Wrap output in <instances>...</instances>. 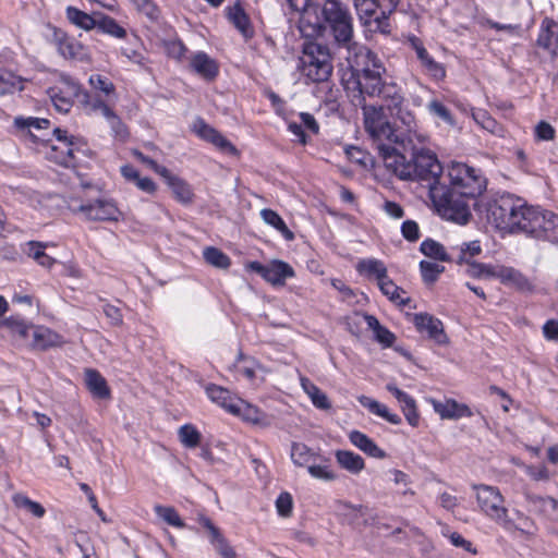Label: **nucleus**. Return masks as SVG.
Instances as JSON below:
<instances>
[{"label": "nucleus", "instance_id": "obj_23", "mask_svg": "<svg viewBox=\"0 0 558 558\" xmlns=\"http://www.w3.org/2000/svg\"><path fill=\"white\" fill-rule=\"evenodd\" d=\"M496 278L505 286L514 288L519 291H531L533 286L531 281L518 269L509 266H500L495 272Z\"/></svg>", "mask_w": 558, "mask_h": 558}, {"label": "nucleus", "instance_id": "obj_62", "mask_svg": "<svg viewBox=\"0 0 558 558\" xmlns=\"http://www.w3.org/2000/svg\"><path fill=\"white\" fill-rule=\"evenodd\" d=\"M3 325L12 332L20 335L23 338L27 337L29 331L33 329V326L28 325L23 318L17 316L5 318Z\"/></svg>", "mask_w": 558, "mask_h": 558}, {"label": "nucleus", "instance_id": "obj_50", "mask_svg": "<svg viewBox=\"0 0 558 558\" xmlns=\"http://www.w3.org/2000/svg\"><path fill=\"white\" fill-rule=\"evenodd\" d=\"M378 287L383 294L401 306H405L410 302L409 298L401 296V294L405 293L404 290L398 287L388 276L378 283Z\"/></svg>", "mask_w": 558, "mask_h": 558}, {"label": "nucleus", "instance_id": "obj_18", "mask_svg": "<svg viewBox=\"0 0 558 558\" xmlns=\"http://www.w3.org/2000/svg\"><path fill=\"white\" fill-rule=\"evenodd\" d=\"M206 395L213 402L226 409L228 412L235 415L241 414L244 401L233 397L228 389L210 384L206 387Z\"/></svg>", "mask_w": 558, "mask_h": 558}, {"label": "nucleus", "instance_id": "obj_17", "mask_svg": "<svg viewBox=\"0 0 558 558\" xmlns=\"http://www.w3.org/2000/svg\"><path fill=\"white\" fill-rule=\"evenodd\" d=\"M14 126L19 131L25 132V136L29 137L33 143L49 141V138H46V135L44 134V132L48 131L50 128V121L48 119L16 117L14 119Z\"/></svg>", "mask_w": 558, "mask_h": 558}, {"label": "nucleus", "instance_id": "obj_14", "mask_svg": "<svg viewBox=\"0 0 558 558\" xmlns=\"http://www.w3.org/2000/svg\"><path fill=\"white\" fill-rule=\"evenodd\" d=\"M73 213H81L86 220L92 221H118L121 211L110 199H97L93 203L70 207Z\"/></svg>", "mask_w": 558, "mask_h": 558}, {"label": "nucleus", "instance_id": "obj_32", "mask_svg": "<svg viewBox=\"0 0 558 558\" xmlns=\"http://www.w3.org/2000/svg\"><path fill=\"white\" fill-rule=\"evenodd\" d=\"M537 45L544 49L554 51L558 47V23L546 17L541 24Z\"/></svg>", "mask_w": 558, "mask_h": 558}, {"label": "nucleus", "instance_id": "obj_7", "mask_svg": "<svg viewBox=\"0 0 558 558\" xmlns=\"http://www.w3.org/2000/svg\"><path fill=\"white\" fill-rule=\"evenodd\" d=\"M449 186L470 199H475L486 190L487 181L480 169L463 162H451L448 169Z\"/></svg>", "mask_w": 558, "mask_h": 558}, {"label": "nucleus", "instance_id": "obj_57", "mask_svg": "<svg viewBox=\"0 0 558 558\" xmlns=\"http://www.w3.org/2000/svg\"><path fill=\"white\" fill-rule=\"evenodd\" d=\"M12 499L17 508L27 510L36 518H43L46 513L45 508L39 502L29 499L23 494H15Z\"/></svg>", "mask_w": 558, "mask_h": 558}, {"label": "nucleus", "instance_id": "obj_55", "mask_svg": "<svg viewBox=\"0 0 558 558\" xmlns=\"http://www.w3.org/2000/svg\"><path fill=\"white\" fill-rule=\"evenodd\" d=\"M154 510L157 517L162 519L169 525L178 529L185 527V523L173 507L157 505L155 506Z\"/></svg>", "mask_w": 558, "mask_h": 558}, {"label": "nucleus", "instance_id": "obj_34", "mask_svg": "<svg viewBox=\"0 0 558 558\" xmlns=\"http://www.w3.org/2000/svg\"><path fill=\"white\" fill-rule=\"evenodd\" d=\"M98 13L88 14L75 7H68L65 10L66 19L73 25L84 31H92L97 27Z\"/></svg>", "mask_w": 558, "mask_h": 558}, {"label": "nucleus", "instance_id": "obj_22", "mask_svg": "<svg viewBox=\"0 0 558 558\" xmlns=\"http://www.w3.org/2000/svg\"><path fill=\"white\" fill-rule=\"evenodd\" d=\"M413 48L424 73L434 81H442L446 77L445 66L437 62L418 40L413 41Z\"/></svg>", "mask_w": 558, "mask_h": 558}, {"label": "nucleus", "instance_id": "obj_30", "mask_svg": "<svg viewBox=\"0 0 558 558\" xmlns=\"http://www.w3.org/2000/svg\"><path fill=\"white\" fill-rule=\"evenodd\" d=\"M349 439L353 446L372 458L385 459L387 457V453L373 439L360 430L350 432Z\"/></svg>", "mask_w": 558, "mask_h": 558}, {"label": "nucleus", "instance_id": "obj_61", "mask_svg": "<svg viewBox=\"0 0 558 558\" xmlns=\"http://www.w3.org/2000/svg\"><path fill=\"white\" fill-rule=\"evenodd\" d=\"M88 82L94 89L100 90L107 97H116V87L107 77L99 74H93L89 76Z\"/></svg>", "mask_w": 558, "mask_h": 558}, {"label": "nucleus", "instance_id": "obj_33", "mask_svg": "<svg viewBox=\"0 0 558 558\" xmlns=\"http://www.w3.org/2000/svg\"><path fill=\"white\" fill-rule=\"evenodd\" d=\"M226 10L229 21L235 26V28L245 38H251L253 36V28L251 26L250 19L240 2H236L233 7H229Z\"/></svg>", "mask_w": 558, "mask_h": 558}, {"label": "nucleus", "instance_id": "obj_12", "mask_svg": "<svg viewBox=\"0 0 558 558\" xmlns=\"http://www.w3.org/2000/svg\"><path fill=\"white\" fill-rule=\"evenodd\" d=\"M399 145H390L380 143L378 146V156L381 158L385 168L395 174L400 180H409L413 169L411 167V159H408L403 153L400 151Z\"/></svg>", "mask_w": 558, "mask_h": 558}, {"label": "nucleus", "instance_id": "obj_54", "mask_svg": "<svg viewBox=\"0 0 558 558\" xmlns=\"http://www.w3.org/2000/svg\"><path fill=\"white\" fill-rule=\"evenodd\" d=\"M428 112L446 123L447 125L453 126L456 125V120L447 106H445L441 101L437 99H433L427 104Z\"/></svg>", "mask_w": 558, "mask_h": 558}, {"label": "nucleus", "instance_id": "obj_64", "mask_svg": "<svg viewBox=\"0 0 558 558\" xmlns=\"http://www.w3.org/2000/svg\"><path fill=\"white\" fill-rule=\"evenodd\" d=\"M276 508L279 515L290 517L293 508L292 496L287 492L281 493L276 500Z\"/></svg>", "mask_w": 558, "mask_h": 558}, {"label": "nucleus", "instance_id": "obj_1", "mask_svg": "<svg viewBox=\"0 0 558 558\" xmlns=\"http://www.w3.org/2000/svg\"><path fill=\"white\" fill-rule=\"evenodd\" d=\"M352 71L343 78V86L351 102L364 110L365 97H376L386 83V68L378 56L365 46L345 56Z\"/></svg>", "mask_w": 558, "mask_h": 558}, {"label": "nucleus", "instance_id": "obj_20", "mask_svg": "<svg viewBox=\"0 0 558 558\" xmlns=\"http://www.w3.org/2000/svg\"><path fill=\"white\" fill-rule=\"evenodd\" d=\"M199 524L207 531L210 544L223 558H235L236 553L225 538L220 530L205 515H199Z\"/></svg>", "mask_w": 558, "mask_h": 558}, {"label": "nucleus", "instance_id": "obj_41", "mask_svg": "<svg viewBox=\"0 0 558 558\" xmlns=\"http://www.w3.org/2000/svg\"><path fill=\"white\" fill-rule=\"evenodd\" d=\"M335 456L339 465L352 474H359L365 468L364 459L352 451L337 450Z\"/></svg>", "mask_w": 558, "mask_h": 558}, {"label": "nucleus", "instance_id": "obj_36", "mask_svg": "<svg viewBox=\"0 0 558 558\" xmlns=\"http://www.w3.org/2000/svg\"><path fill=\"white\" fill-rule=\"evenodd\" d=\"M356 270L359 274L364 275L367 278H375L377 283L388 276L385 264L376 258L361 259L356 265Z\"/></svg>", "mask_w": 558, "mask_h": 558}, {"label": "nucleus", "instance_id": "obj_35", "mask_svg": "<svg viewBox=\"0 0 558 558\" xmlns=\"http://www.w3.org/2000/svg\"><path fill=\"white\" fill-rule=\"evenodd\" d=\"M340 514L351 525L367 524L368 508L362 505L354 506L345 501L338 505Z\"/></svg>", "mask_w": 558, "mask_h": 558}, {"label": "nucleus", "instance_id": "obj_37", "mask_svg": "<svg viewBox=\"0 0 558 558\" xmlns=\"http://www.w3.org/2000/svg\"><path fill=\"white\" fill-rule=\"evenodd\" d=\"M367 327L374 331V337L377 342L383 344L385 348H390L396 341V336L388 328L380 325L379 320L369 314L362 315Z\"/></svg>", "mask_w": 558, "mask_h": 558}, {"label": "nucleus", "instance_id": "obj_3", "mask_svg": "<svg viewBox=\"0 0 558 558\" xmlns=\"http://www.w3.org/2000/svg\"><path fill=\"white\" fill-rule=\"evenodd\" d=\"M508 232H523L537 239L558 242V216L518 198Z\"/></svg>", "mask_w": 558, "mask_h": 558}, {"label": "nucleus", "instance_id": "obj_29", "mask_svg": "<svg viewBox=\"0 0 558 558\" xmlns=\"http://www.w3.org/2000/svg\"><path fill=\"white\" fill-rule=\"evenodd\" d=\"M434 410L440 415L441 418L458 420L461 417H471L473 412L463 403L456 400H447L446 402L434 403Z\"/></svg>", "mask_w": 558, "mask_h": 558}, {"label": "nucleus", "instance_id": "obj_39", "mask_svg": "<svg viewBox=\"0 0 558 558\" xmlns=\"http://www.w3.org/2000/svg\"><path fill=\"white\" fill-rule=\"evenodd\" d=\"M420 251L425 256L440 262H453L454 258L452 250L451 253H447L445 246L433 239H425L420 245Z\"/></svg>", "mask_w": 558, "mask_h": 558}, {"label": "nucleus", "instance_id": "obj_31", "mask_svg": "<svg viewBox=\"0 0 558 558\" xmlns=\"http://www.w3.org/2000/svg\"><path fill=\"white\" fill-rule=\"evenodd\" d=\"M162 178L171 189L178 202L183 205H187L193 202L194 193L191 185L186 181L177 175H173L169 170L168 174L163 175Z\"/></svg>", "mask_w": 558, "mask_h": 558}, {"label": "nucleus", "instance_id": "obj_8", "mask_svg": "<svg viewBox=\"0 0 558 558\" xmlns=\"http://www.w3.org/2000/svg\"><path fill=\"white\" fill-rule=\"evenodd\" d=\"M363 114L365 130L374 140L377 150L380 143L404 147V137L386 120L381 107H364Z\"/></svg>", "mask_w": 558, "mask_h": 558}, {"label": "nucleus", "instance_id": "obj_52", "mask_svg": "<svg viewBox=\"0 0 558 558\" xmlns=\"http://www.w3.org/2000/svg\"><path fill=\"white\" fill-rule=\"evenodd\" d=\"M203 257L207 264L220 269H227L231 264L230 257L221 250L214 246L205 247Z\"/></svg>", "mask_w": 558, "mask_h": 558}, {"label": "nucleus", "instance_id": "obj_15", "mask_svg": "<svg viewBox=\"0 0 558 558\" xmlns=\"http://www.w3.org/2000/svg\"><path fill=\"white\" fill-rule=\"evenodd\" d=\"M389 111L391 117H393L396 121L400 122L402 130L399 132L405 141L413 142L414 140H417L421 143L424 142L425 136L418 132L417 121L414 113L410 110L407 101Z\"/></svg>", "mask_w": 558, "mask_h": 558}, {"label": "nucleus", "instance_id": "obj_38", "mask_svg": "<svg viewBox=\"0 0 558 558\" xmlns=\"http://www.w3.org/2000/svg\"><path fill=\"white\" fill-rule=\"evenodd\" d=\"M290 457L294 465L296 466H307L311 465L312 462H316L317 460H322V457L314 452L310 447H307L303 442H292Z\"/></svg>", "mask_w": 558, "mask_h": 558}, {"label": "nucleus", "instance_id": "obj_5", "mask_svg": "<svg viewBox=\"0 0 558 558\" xmlns=\"http://www.w3.org/2000/svg\"><path fill=\"white\" fill-rule=\"evenodd\" d=\"M332 57L327 45L306 41L303 45L298 69L301 74L313 83L328 81L332 73Z\"/></svg>", "mask_w": 558, "mask_h": 558}, {"label": "nucleus", "instance_id": "obj_51", "mask_svg": "<svg viewBox=\"0 0 558 558\" xmlns=\"http://www.w3.org/2000/svg\"><path fill=\"white\" fill-rule=\"evenodd\" d=\"M454 253L453 262L457 264L469 263L470 258L478 255L482 252L480 241H471L463 243L460 247L452 248Z\"/></svg>", "mask_w": 558, "mask_h": 558}, {"label": "nucleus", "instance_id": "obj_4", "mask_svg": "<svg viewBox=\"0 0 558 558\" xmlns=\"http://www.w3.org/2000/svg\"><path fill=\"white\" fill-rule=\"evenodd\" d=\"M429 197L437 214L449 221L465 225L471 218L468 196H463L446 184L429 186Z\"/></svg>", "mask_w": 558, "mask_h": 558}, {"label": "nucleus", "instance_id": "obj_2", "mask_svg": "<svg viewBox=\"0 0 558 558\" xmlns=\"http://www.w3.org/2000/svg\"><path fill=\"white\" fill-rule=\"evenodd\" d=\"M316 35L327 34L333 47L344 49L348 54L362 47L354 40V19L350 7L342 0H322L317 5Z\"/></svg>", "mask_w": 558, "mask_h": 558}, {"label": "nucleus", "instance_id": "obj_16", "mask_svg": "<svg viewBox=\"0 0 558 558\" xmlns=\"http://www.w3.org/2000/svg\"><path fill=\"white\" fill-rule=\"evenodd\" d=\"M64 83L69 86L71 93L77 97L78 101L84 106L88 113L100 112L104 117L108 116L112 109L99 96L90 95L81 84L71 77H65Z\"/></svg>", "mask_w": 558, "mask_h": 558}, {"label": "nucleus", "instance_id": "obj_59", "mask_svg": "<svg viewBox=\"0 0 558 558\" xmlns=\"http://www.w3.org/2000/svg\"><path fill=\"white\" fill-rule=\"evenodd\" d=\"M105 118L110 125L112 136L120 142H125L130 134L121 118L113 110Z\"/></svg>", "mask_w": 558, "mask_h": 558}, {"label": "nucleus", "instance_id": "obj_6", "mask_svg": "<svg viewBox=\"0 0 558 558\" xmlns=\"http://www.w3.org/2000/svg\"><path fill=\"white\" fill-rule=\"evenodd\" d=\"M472 487L476 492L478 508L487 518L509 533L514 531L524 532L523 527L517 525L509 518L508 509L505 506V498L497 487L485 484H474Z\"/></svg>", "mask_w": 558, "mask_h": 558}, {"label": "nucleus", "instance_id": "obj_11", "mask_svg": "<svg viewBox=\"0 0 558 558\" xmlns=\"http://www.w3.org/2000/svg\"><path fill=\"white\" fill-rule=\"evenodd\" d=\"M517 199L510 194L501 195L488 202L486 218L489 223L499 230L509 231Z\"/></svg>", "mask_w": 558, "mask_h": 558}, {"label": "nucleus", "instance_id": "obj_13", "mask_svg": "<svg viewBox=\"0 0 558 558\" xmlns=\"http://www.w3.org/2000/svg\"><path fill=\"white\" fill-rule=\"evenodd\" d=\"M246 267L272 286H283L288 278L294 276L293 268L288 263L278 259H274L267 265L254 260L250 262Z\"/></svg>", "mask_w": 558, "mask_h": 558}, {"label": "nucleus", "instance_id": "obj_27", "mask_svg": "<svg viewBox=\"0 0 558 558\" xmlns=\"http://www.w3.org/2000/svg\"><path fill=\"white\" fill-rule=\"evenodd\" d=\"M84 380L86 388L94 398L108 399L110 397V388L107 380L97 369L86 368L84 371Z\"/></svg>", "mask_w": 558, "mask_h": 558}, {"label": "nucleus", "instance_id": "obj_43", "mask_svg": "<svg viewBox=\"0 0 558 558\" xmlns=\"http://www.w3.org/2000/svg\"><path fill=\"white\" fill-rule=\"evenodd\" d=\"M23 252L45 268H51L56 263L54 258L46 254L45 245L40 242L29 241L25 243Z\"/></svg>", "mask_w": 558, "mask_h": 558}, {"label": "nucleus", "instance_id": "obj_9", "mask_svg": "<svg viewBox=\"0 0 558 558\" xmlns=\"http://www.w3.org/2000/svg\"><path fill=\"white\" fill-rule=\"evenodd\" d=\"M400 0H353L354 8L361 23L364 26L385 32L388 26V17L392 14Z\"/></svg>", "mask_w": 558, "mask_h": 558}, {"label": "nucleus", "instance_id": "obj_46", "mask_svg": "<svg viewBox=\"0 0 558 558\" xmlns=\"http://www.w3.org/2000/svg\"><path fill=\"white\" fill-rule=\"evenodd\" d=\"M263 221L275 228L287 241L294 239V233L287 227L283 219L272 209L264 208L260 210Z\"/></svg>", "mask_w": 558, "mask_h": 558}, {"label": "nucleus", "instance_id": "obj_47", "mask_svg": "<svg viewBox=\"0 0 558 558\" xmlns=\"http://www.w3.org/2000/svg\"><path fill=\"white\" fill-rule=\"evenodd\" d=\"M301 385L304 391L310 397L312 403L320 410H329L331 403L325 392H323L316 385L310 381L307 378L301 379Z\"/></svg>", "mask_w": 558, "mask_h": 558}, {"label": "nucleus", "instance_id": "obj_49", "mask_svg": "<svg viewBox=\"0 0 558 558\" xmlns=\"http://www.w3.org/2000/svg\"><path fill=\"white\" fill-rule=\"evenodd\" d=\"M23 88V80L21 76L15 75L9 70L0 69V96L13 94Z\"/></svg>", "mask_w": 558, "mask_h": 558}, {"label": "nucleus", "instance_id": "obj_48", "mask_svg": "<svg viewBox=\"0 0 558 558\" xmlns=\"http://www.w3.org/2000/svg\"><path fill=\"white\" fill-rule=\"evenodd\" d=\"M376 97H379L387 102L388 110H391L397 106H401V104L405 101L401 88L396 83L387 81L384 87L380 88V94Z\"/></svg>", "mask_w": 558, "mask_h": 558}, {"label": "nucleus", "instance_id": "obj_56", "mask_svg": "<svg viewBox=\"0 0 558 558\" xmlns=\"http://www.w3.org/2000/svg\"><path fill=\"white\" fill-rule=\"evenodd\" d=\"M179 439L186 448H195L201 442V433L192 424H185L179 428Z\"/></svg>", "mask_w": 558, "mask_h": 558}, {"label": "nucleus", "instance_id": "obj_40", "mask_svg": "<svg viewBox=\"0 0 558 558\" xmlns=\"http://www.w3.org/2000/svg\"><path fill=\"white\" fill-rule=\"evenodd\" d=\"M359 401L364 408L368 409L371 413L380 416L387 422L395 425L401 423V417L396 413H391L385 404L365 396L360 397Z\"/></svg>", "mask_w": 558, "mask_h": 558}, {"label": "nucleus", "instance_id": "obj_24", "mask_svg": "<svg viewBox=\"0 0 558 558\" xmlns=\"http://www.w3.org/2000/svg\"><path fill=\"white\" fill-rule=\"evenodd\" d=\"M194 131L203 140L210 142L216 147L223 151H235V147L217 130L205 123L204 120L198 119L194 124Z\"/></svg>", "mask_w": 558, "mask_h": 558}, {"label": "nucleus", "instance_id": "obj_60", "mask_svg": "<svg viewBox=\"0 0 558 558\" xmlns=\"http://www.w3.org/2000/svg\"><path fill=\"white\" fill-rule=\"evenodd\" d=\"M132 3L151 22H157L160 19V9L154 0H132Z\"/></svg>", "mask_w": 558, "mask_h": 558}, {"label": "nucleus", "instance_id": "obj_42", "mask_svg": "<svg viewBox=\"0 0 558 558\" xmlns=\"http://www.w3.org/2000/svg\"><path fill=\"white\" fill-rule=\"evenodd\" d=\"M52 135L56 137L58 143L64 146L66 154L65 158L68 159L74 151H83L86 147V143L81 137L69 135L66 130L54 128L52 130Z\"/></svg>", "mask_w": 558, "mask_h": 558}, {"label": "nucleus", "instance_id": "obj_21", "mask_svg": "<svg viewBox=\"0 0 558 558\" xmlns=\"http://www.w3.org/2000/svg\"><path fill=\"white\" fill-rule=\"evenodd\" d=\"M53 41L58 52L65 59L84 60L85 48L74 38L69 37L62 31H54Z\"/></svg>", "mask_w": 558, "mask_h": 558}, {"label": "nucleus", "instance_id": "obj_44", "mask_svg": "<svg viewBox=\"0 0 558 558\" xmlns=\"http://www.w3.org/2000/svg\"><path fill=\"white\" fill-rule=\"evenodd\" d=\"M100 33L108 36L123 39L126 37V29L120 25L113 17L104 13H98V22L96 27Z\"/></svg>", "mask_w": 558, "mask_h": 558}, {"label": "nucleus", "instance_id": "obj_58", "mask_svg": "<svg viewBox=\"0 0 558 558\" xmlns=\"http://www.w3.org/2000/svg\"><path fill=\"white\" fill-rule=\"evenodd\" d=\"M420 270L423 281L426 284H433L438 280L439 275L445 271V267L436 263L421 260Z\"/></svg>", "mask_w": 558, "mask_h": 558}, {"label": "nucleus", "instance_id": "obj_25", "mask_svg": "<svg viewBox=\"0 0 558 558\" xmlns=\"http://www.w3.org/2000/svg\"><path fill=\"white\" fill-rule=\"evenodd\" d=\"M524 496L530 511L547 518L558 514V501L555 498L530 493Z\"/></svg>", "mask_w": 558, "mask_h": 558}, {"label": "nucleus", "instance_id": "obj_19", "mask_svg": "<svg viewBox=\"0 0 558 558\" xmlns=\"http://www.w3.org/2000/svg\"><path fill=\"white\" fill-rule=\"evenodd\" d=\"M413 323L418 331H426L428 337L438 344L447 343L448 338L440 319L427 313H418L414 315Z\"/></svg>", "mask_w": 558, "mask_h": 558}, {"label": "nucleus", "instance_id": "obj_26", "mask_svg": "<svg viewBox=\"0 0 558 558\" xmlns=\"http://www.w3.org/2000/svg\"><path fill=\"white\" fill-rule=\"evenodd\" d=\"M190 66L196 74L208 81H213L219 73L218 63L204 51L192 56Z\"/></svg>", "mask_w": 558, "mask_h": 558}, {"label": "nucleus", "instance_id": "obj_53", "mask_svg": "<svg viewBox=\"0 0 558 558\" xmlns=\"http://www.w3.org/2000/svg\"><path fill=\"white\" fill-rule=\"evenodd\" d=\"M320 463L312 462L307 471L310 475L316 480L331 482L337 480V474L328 464V460L322 457Z\"/></svg>", "mask_w": 558, "mask_h": 558}, {"label": "nucleus", "instance_id": "obj_28", "mask_svg": "<svg viewBox=\"0 0 558 558\" xmlns=\"http://www.w3.org/2000/svg\"><path fill=\"white\" fill-rule=\"evenodd\" d=\"M234 369L238 375L250 381H254L259 373L263 375L267 373V369L255 357L242 353L239 354L234 363Z\"/></svg>", "mask_w": 558, "mask_h": 558}, {"label": "nucleus", "instance_id": "obj_45", "mask_svg": "<svg viewBox=\"0 0 558 558\" xmlns=\"http://www.w3.org/2000/svg\"><path fill=\"white\" fill-rule=\"evenodd\" d=\"M33 344L35 348L45 350L58 345L61 337L52 330L44 327H33Z\"/></svg>", "mask_w": 558, "mask_h": 558}, {"label": "nucleus", "instance_id": "obj_63", "mask_svg": "<svg viewBox=\"0 0 558 558\" xmlns=\"http://www.w3.org/2000/svg\"><path fill=\"white\" fill-rule=\"evenodd\" d=\"M472 117L478 125L492 133H494L498 126L497 121L492 118L486 110L477 109L473 111Z\"/></svg>", "mask_w": 558, "mask_h": 558}, {"label": "nucleus", "instance_id": "obj_10", "mask_svg": "<svg viewBox=\"0 0 558 558\" xmlns=\"http://www.w3.org/2000/svg\"><path fill=\"white\" fill-rule=\"evenodd\" d=\"M411 167L414 168L410 181L426 182L427 187L440 184L442 167L436 155L427 149L414 150L411 156Z\"/></svg>", "mask_w": 558, "mask_h": 558}]
</instances>
